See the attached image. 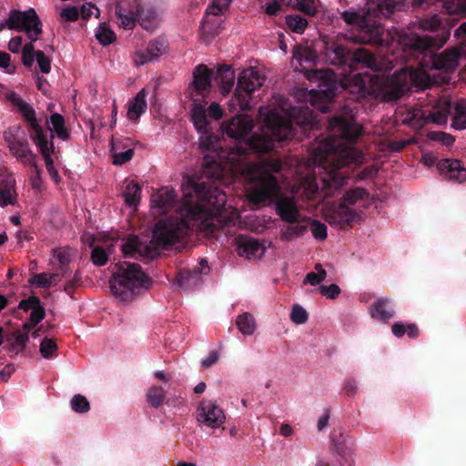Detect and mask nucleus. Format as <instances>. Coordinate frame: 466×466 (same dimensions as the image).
I'll return each mask as SVG.
<instances>
[{"label": "nucleus", "mask_w": 466, "mask_h": 466, "mask_svg": "<svg viewBox=\"0 0 466 466\" xmlns=\"http://www.w3.org/2000/svg\"><path fill=\"white\" fill-rule=\"evenodd\" d=\"M294 123L304 130L316 126L312 109L308 106L292 107L289 117L278 112H269L265 119L261 134L246 137L254 127L253 119L248 115H238L223 122L222 130L236 140L235 145L222 149L218 154L220 162L206 161L204 173L215 180L222 179L227 167L237 169L250 153L264 154L274 148L275 142L292 139L296 135Z\"/></svg>", "instance_id": "1"}, {"label": "nucleus", "mask_w": 466, "mask_h": 466, "mask_svg": "<svg viewBox=\"0 0 466 466\" xmlns=\"http://www.w3.org/2000/svg\"><path fill=\"white\" fill-rule=\"evenodd\" d=\"M328 129L334 134L320 141L314 150V157L323 172H319V177L306 180L305 190L310 199H316L319 195L333 197L348 179L340 168L351 163L360 164L363 158L360 151L347 145L355 143L362 135V127L356 123L348 106L329 120Z\"/></svg>", "instance_id": "2"}, {"label": "nucleus", "mask_w": 466, "mask_h": 466, "mask_svg": "<svg viewBox=\"0 0 466 466\" xmlns=\"http://www.w3.org/2000/svg\"><path fill=\"white\" fill-rule=\"evenodd\" d=\"M438 3H442L443 6L446 5L445 0H369L367 10L363 14L346 10L341 13V17L348 25L359 26L360 33L355 36V42L380 46L383 42L384 29L377 18H388L394 12L401 11L410 5L425 9Z\"/></svg>", "instance_id": "3"}, {"label": "nucleus", "mask_w": 466, "mask_h": 466, "mask_svg": "<svg viewBox=\"0 0 466 466\" xmlns=\"http://www.w3.org/2000/svg\"><path fill=\"white\" fill-rule=\"evenodd\" d=\"M283 162L279 158L269 157L261 159L254 167V174L251 179L254 187L250 192V201L255 204H263L276 199L275 209L280 219L289 224H294L299 219H304V215L299 209L293 198L279 196V184L275 173L282 169Z\"/></svg>", "instance_id": "4"}, {"label": "nucleus", "mask_w": 466, "mask_h": 466, "mask_svg": "<svg viewBox=\"0 0 466 466\" xmlns=\"http://www.w3.org/2000/svg\"><path fill=\"white\" fill-rule=\"evenodd\" d=\"M194 197L185 196V215L195 221H200V229L213 236L228 223L225 215L227 195L211 183L201 182L192 185Z\"/></svg>", "instance_id": "5"}, {"label": "nucleus", "mask_w": 466, "mask_h": 466, "mask_svg": "<svg viewBox=\"0 0 466 466\" xmlns=\"http://www.w3.org/2000/svg\"><path fill=\"white\" fill-rule=\"evenodd\" d=\"M350 42L343 35H324L320 38V49L329 65L352 72L360 66L369 68L376 66V57L369 49L359 46L352 48Z\"/></svg>", "instance_id": "6"}, {"label": "nucleus", "mask_w": 466, "mask_h": 466, "mask_svg": "<svg viewBox=\"0 0 466 466\" xmlns=\"http://www.w3.org/2000/svg\"><path fill=\"white\" fill-rule=\"evenodd\" d=\"M183 234L180 226L172 223L159 221L156 224L152 239L148 244H143L138 237L131 236L122 246L125 258H133L137 254L139 257L154 258L159 254V249H167L178 242Z\"/></svg>", "instance_id": "7"}, {"label": "nucleus", "mask_w": 466, "mask_h": 466, "mask_svg": "<svg viewBox=\"0 0 466 466\" xmlns=\"http://www.w3.org/2000/svg\"><path fill=\"white\" fill-rule=\"evenodd\" d=\"M151 285L152 279L142 270L140 265L127 261L116 264L110 289L120 300L132 301L139 294L149 289Z\"/></svg>", "instance_id": "8"}, {"label": "nucleus", "mask_w": 466, "mask_h": 466, "mask_svg": "<svg viewBox=\"0 0 466 466\" xmlns=\"http://www.w3.org/2000/svg\"><path fill=\"white\" fill-rule=\"evenodd\" d=\"M319 79V89L316 91V95L319 99L323 100L325 104L318 106V109L321 113H327L329 105L338 90L339 86H342L345 89L352 94H357L360 96H365L369 92L367 87L368 76L360 74H355L344 80L339 82L337 76L330 69L319 70L315 72Z\"/></svg>", "instance_id": "9"}, {"label": "nucleus", "mask_w": 466, "mask_h": 466, "mask_svg": "<svg viewBox=\"0 0 466 466\" xmlns=\"http://www.w3.org/2000/svg\"><path fill=\"white\" fill-rule=\"evenodd\" d=\"M420 27L431 33L441 31V34L419 35L415 33H405L400 36V42L412 52L423 53L429 49L441 48L450 36V32L442 26L441 19L437 15L421 19Z\"/></svg>", "instance_id": "10"}, {"label": "nucleus", "mask_w": 466, "mask_h": 466, "mask_svg": "<svg viewBox=\"0 0 466 466\" xmlns=\"http://www.w3.org/2000/svg\"><path fill=\"white\" fill-rule=\"evenodd\" d=\"M451 113V102L448 99H439L431 106L409 110L402 122L417 129L430 123L441 126L447 124Z\"/></svg>", "instance_id": "11"}, {"label": "nucleus", "mask_w": 466, "mask_h": 466, "mask_svg": "<svg viewBox=\"0 0 466 466\" xmlns=\"http://www.w3.org/2000/svg\"><path fill=\"white\" fill-rule=\"evenodd\" d=\"M7 27L25 32L30 41H36L43 32L42 22L34 8L26 11L11 10L7 18Z\"/></svg>", "instance_id": "12"}, {"label": "nucleus", "mask_w": 466, "mask_h": 466, "mask_svg": "<svg viewBox=\"0 0 466 466\" xmlns=\"http://www.w3.org/2000/svg\"><path fill=\"white\" fill-rule=\"evenodd\" d=\"M264 80L265 78L253 69H246L241 72L234 93V98L241 110L248 111L251 108L252 94L263 85Z\"/></svg>", "instance_id": "13"}, {"label": "nucleus", "mask_w": 466, "mask_h": 466, "mask_svg": "<svg viewBox=\"0 0 466 466\" xmlns=\"http://www.w3.org/2000/svg\"><path fill=\"white\" fill-rule=\"evenodd\" d=\"M9 101L15 106L22 115L24 120L28 124V132L31 139L36 147L48 142L42 126L36 119L35 110L15 93H11L8 96Z\"/></svg>", "instance_id": "14"}, {"label": "nucleus", "mask_w": 466, "mask_h": 466, "mask_svg": "<svg viewBox=\"0 0 466 466\" xmlns=\"http://www.w3.org/2000/svg\"><path fill=\"white\" fill-rule=\"evenodd\" d=\"M191 119L198 133H201L200 147L205 150L217 151L221 147L218 145L217 136L209 131V122L207 117L205 106L194 103L191 109Z\"/></svg>", "instance_id": "15"}, {"label": "nucleus", "mask_w": 466, "mask_h": 466, "mask_svg": "<svg viewBox=\"0 0 466 466\" xmlns=\"http://www.w3.org/2000/svg\"><path fill=\"white\" fill-rule=\"evenodd\" d=\"M324 218L330 226L344 230L359 222L360 215L356 210L350 208L345 203H339L327 208Z\"/></svg>", "instance_id": "16"}, {"label": "nucleus", "mask_w": 466, "mask_h": 466, "mask_svg": "<svg viewBox=\"0 0 466 466\" xmlns=\"http://www.w3.org/2000/svg\"><path fill=\"white\" fill-rule=\"evenodd\" d=\"M197 420L209 428H219L226 420L223 410L213 400H202L197 410Z\"/></svg>", "instance_id": "17"}, {"label": "nucleus", "mask_w": 466, "mask_h": 466, "mask_svg": "<svg viewBox=\"0 0 466 466\" xmlns=\"http://www.w3.org/2000/svg\"><path fill=\"white\" fill-rule=\"evenodd\" d=\"M4 138L13 156L26 165L37 167L36 156L29 148L26 139L16 137L10 130L4 133Z\"/></svg>", "instance_id": "18"}, {"label": "nucleus", "mask_w": 466, "mask_h": 466, "mask_svg": "<svg viewBox=\"0 0 466 466\" xmlns=\"http://www.w3.org/2000/svg\"><path fill=\"white\" fill-rule=\"evenodd\" d=\"M168 49V42L164 37L150 40L145 49L135 53L134 62L137 66L157 61Z\"/></svg>", "instance_id": "19"}, {"label": "nucleus", "mask_w": 466, "mask_h": 466, "mask_svg": "<svg viewBox=\"0 0 466 466\" xmlns=\"http://www.w3.org/2000/svg\"><path fill=\"white\" fill-rule=\"evenodd\" d=\"M141 4L138 0H117L116 15L119 25L126 30L133 29L136 25V15L139 11Z\"/></svg>", "instance_id": "20"}, {"label": "nucleus", "mask_w": 466, "mask_h": 466, "mask_svg": "<svg viewBox=\"0 0 466 466\" xmlns=\"http://www.w3.org/2000/svg\"><path fill=\"white\" fill-rule=\"evenodd\" d=\"M440 173L448 180L462 183L466 180V168L458 159H441L437 163Z\"/></svg>", "instance_id": "21"}, {"label": "nucleus", "mask_w": 466, "mask_h": 466, "mask_svg": "<svg viewBox=\"0 0 466 466\" xmlns=\"http://www.w3.org/2000/svg\"><path fill=\"white\" fill-rule=\"evenodd\" d=\"M131 145L129 138L115 140L112 137L110 140V151L112 155V163L119 166L130 161L134 156V149L128 147Z\"/></svg>", "instance_id": "22"}, {"label": "nucleus", "mask_w": 466, "mask_h": 466, "mask_svg": "<svg viewBox=\"0 0 466 466\" xmlns=\"http://www.w3.org/2000/svg\"><path fill=\"white\" fill-rule=\"evenodd\" d=\"M236 245L238 255L248 258L261 256L264 252L262 244L258 239L247 235L238 236Z\"/></svg>", "instance_id": "23"}, {"label": "nucleus", "mask_w": 466, "mask_h": 466, "mask_svg": "<svg viewBox=\"0 0 466 466\" xmlns=\"http://www.w3.org/2000/svg\"><path fill=\"white\" fill-rule=\"evenodd\" d=\"M213 72L204 64H200L194 69L192 86L198 95L204 96L211 87Z\"/></svg>", "instance_id": "24"}, {"label": "nucleus", "mask_w": 466, "mask_h": 466, "mask_svg": "<svg viewBox=\"0 0 466 466\" xmlns=\"http://www.w3.org/2000/svg\"><path fill=\"white\" fill-rule=\"evenodd\" d=\"M370 313L372 319L388 322L394 318L395 309L390 298H380L371 304Z\"/></svg>", "instance_id": "25"}, {"label": "nucleus", "mask_w": 466, "mask_h": 466, "mask_svg": "<svg viewBox=\"0 0 466 466\" xmlns=\"http://www.w3.org/2000/svg\"><path fill=\"white\" fill-rule=\"evenodd\" d=\"M209 267L206 259H201L199 264L192 270H181L178 274L177 282L180 288L187 289L191 285V281H196L201 274H208Z\"/></svg>", "instance_id": "26"}, {"label": "nucleus", "mask_w": 466, "mask_h": 466, "mask_svg": "<svg viewBox=\"0 0 466 466\" xmlns=\"http://www.w3.org/2000/svg\"><path fill=\"white\" fill-rule=\"evenodd\" d=\"M223 96L228 95L235 83V73L230 66H220L214 77Z\"/></svg>", "instance_id": "27"}, {"label": "nucleus", "mask_w": 466, "mask_h": 466, "mask_svg": "<svg viewBox=\"0 0 466 466\" xmlns=\"http://www.w3.org/2000/svg\"><path fill=\"white\" fill-rule=\"evenodd\" d=\"M157 15L152 6L141 5L136 15V24L138 23L145 30L153 31L157 27Z\"/></svg>", "instance_id": "28"}, {"label": "nucleus", "mask_w": 466, "mask_h": 466, "mask_svg": "<svg viewBox=\"0 0 466 466\" xmlns=\"http://www.w3.org/2000/svg\"><path fill=\"white\" fill-rule=\"evenodd\" d=\"M65 123V117L61 114L54 113L50 116V124L52 125V127H49L50 139H48V142L53 143V132H55L57 137L62 140H67L69 138L70 133L68 129L66 127Z\"/></svg>", "instance_id": "29"}, {"label": "nucleus", "mask_w": 466, "mask_h": 466, "mask_svg": "<svg viewBox=\"0 0 466 466\" xmlns=\"http://www.w3.org/2000/svg\"><path fill=\"white\" fill-rule=\"evenodd\" d=\"M283 5H289L306 15L315 16L319 12L318 0H280Z\"/></svg>", "instance_id": "30"}, {"label": "nucleus", "mask_w": 466, "mask_h": 466, "mask_svg": "<svg viewBox=\"0 0 466 466\" xmlns=\"http://www.w3.org/2000/svg\"><path fill=\"white\" fill-rule=\"evenodd\" d=\"M454 112L452 115L451 127L456 130L466 129V99H458L454 106H451Z\"/></svg>", "instance_id": "31"}, {"label": "nucleus", "mask_w": 466, "mask_h": 466, "mask_svg": "<svg viewBox=\"0 0 466 466\" xmlns=\"http://www.w3.org/2000/svg\"><path fill=\"white\" fill-rule=\"evenodd\" d=\"M40 150L41 155L44 157L46 167L50 174L51 177L56 181L58 182L60 180V177L58 175L57 170L54 167V160L51 157V154L54 152V143L52 142H46L43 145H40L37 147Z\"/></svg>", "instance_id": "32"}, {"label": "nucleus", "mask_w": 466, "mask_h": 466, "mask_svg": "<svg viewBox=\"0 0 466 466\" xmlns=\"http://www.w3.org/2000/svg\"><path fill=\"white\" fill-rule=\"evenodd\" d=\"M152 202L156 207L166 212L174 207L176 202L175 191L173 189H163L152 197Z\"/></svg>", "instance_id": "33"}, {"label": "nucleus", "mask_w": 466, "mask_h": 466, "mask_svg": "<svg viewBox=\"0 0 466 466\" xmlns=\"http://www.w3.org/2000/svg\"><path fill=\"white\" fill-rule=\"evenodd\" d=\"M122 196L125 199V203L128 207H137L141 199V187L140 185L135 181H129L123 193Z\"/></svg>", "instance_id": "34"}, {"label": "nucleus", "mask_w": 466, "mask_h": 466, "mask_svg": "<svg viewBox=\"0 0 466 466\" xmlns=\"http://www.w3.org/2000/svg\"><path fill=\"white\" fill-rule=\"evenodd\" d=\"M147 108L145 90H140L130 103L127 116L130 120H137Z\"/></svg>", "instance_id": "35"}, {"label": "nucleus", "mask_w": 466, "mask_h": 466, "mask_svg": "<svg viewBox=\"0 0 466 466\" xmlns=\"http://www.w3.org/2000/svg\"><path fill=\"white\" fill-rule=\"evenodd\" d=\"M310 224V218L304 216V219H299L294 224H289L287 229L282 233L281 239H290L292 238H298L303 236Z\"/></svg>", "instance_id": "36"}, {"label": "nucleus", "mask_w": 466, "mask_h": 466, "mask_svg": "<svg viewBox=\"0 0 466 466\" xmlns=\"http://www.w3.org/2000/svg\"><path fill=\"white\" fill-rule=\"evenodd\" d=\"M459 55L456 51H444L433 60L434 67L437 69L451 70L455 67Z\"/></svg>", "instance_id": "37"}, {"label": "nucleus", "mask_w": 466, "mask_h": 466, "mask_svg": "<svg viewBox=\"0 0 466 466\" xmlns=\"http://www.w3.org/2000/svg\"><path fill=\"white\" fill-rule=\"evenodd\" d=\"M15 181L5 180L0 183V207L15 205Z\"/></svg>", "instance_id": "38"}, {"label": "nucleus", "mask_w": 466, "mask_h": 466, "mask_svg": "<svg viewBox=\"0 0 466 466\" xmlns=\"http://www.w3.org/2000/svg\"><path fill=\"white\" fill-rule=\"evenodd\" d=\"M238 330L244 335H252L256 329V321L254 317L245 312L239 315L236 320Z\"/></svg>", "instance_id": "39"}, {"label": "nucleus", "mask_w": 466, "mask_h": 466, "mask_svg": "<svg viewBox=\"0 0 466 466\" xmlns=\"http://www.w3.org/2000/svg\"><path fill=\"white\" fill-rule=\"evenodd\" d=\"M218 34L217 21L204 17L200 26L201 39L208 44Z\"/></svg>", "instance_id": "40"}, {"label": "nucleus", "mask_w": 466, "mask_h": 466, "mask_svg": "<svg viewBox=\"0 0 466 466\" xmlns=\"http://www.w3.org/2000/svg\"><path fill=\"white\" fill-rule=\"evenodd\" d=\"M166 400V393L162 387L152 386L147 392V400L151 407L159 408Z\"/></svg>", "instance_id": "41"}, {"label": "nucleus", "mask_w": 466, "mask_h": 466, "mask_svg": "<svg viewBox=\"0 0 466 466\" xmlns=\"http://www.w3.org/2000/svg\"><path fill=\"white\" fill-rule=\"evenodd\" d=\"M369 197V192L362 187H355L347 191L342 198L341 203L349 205H354L359 200L365 199Z\"/></svg>", "instance_id": "42"}, {"label": "nucleus", "mask_w": 466, "mask_h": 466, "mask_svg": "<svg viewBox=\"0 0 466 466\" xmlns=\"http://www.w3.org/2000/svg\"><path fill=\"white\" fill-rule=\"evenodd\" d=\"M286 24L292 32L302 34L307 28L308 21L299 15H289L286 16Z\"/></svg>", "instance_id": "43"}, {"label": "nucleus", "mask_w": 466, "mask_h": 466, "mask_svg": "<svg viewBox=\"0 0 466 466\" xmlns=\"http://www.w3.org/2000/svg\"><path fill=\"white\" fill-rule=\"evenodd\" d=\"M98 42L103 46H108L116 40L115 33L106 24L101 25L96 34Z\"/></svg>", "instance_id": "44"}, {"label": "nucleus", "mask_w": 466, "mask_h": 466, "mask_svg": "<svg viewBox=\"0 0 466 466\" xmlns=\"http://www.w3.org/2000/svg\"><path fill=\"white\" fill-rule=\"evenodd\" d=\"M70 405L72 410L78 413H86L90 410L89 401L81 394L75 395L71 399Z\"/></svg>", "instance_id": "45"}, {"label": "nucleus", "mask_w": 466, "mask_h": 466, "mask_svg": "<svg viewBox=\"0 0 466 466\" xmlns=\"http://www.w3.org/2000/svg\"><path fill=\"white\" fill-rule=\"evenodd\" d=\"M57 350V345L55 340L44 338L40 344V353L43 358L49 359Z\"/></svg>", "instance_id": "46"}, {"label": "nucleus", "mask_w": 466, "mask_h": 466, "mask_svg": "<svg viewBox=\"0 0 466 466\" xmlns=\"http://www.w3.org/2000/svg\"><path fill=\"white\" fill-rule=\"evenodd\" d=\"M91 260L96 266H104L108 260L107 253L101 247H95L92 249Z\"/></svg>", "instance_id": "47"}, {"label": "nucleus", "mask_w": 466, "mask_h": 466, "mask_svg": "<svg viewBox=\"0 0 466 466\" xmlns=\"http://www.w3.org/2000/svg\"><path fill=\"white\" fill-rule=\"evenodd\" d=\"M428 137L431 140L441 141L445 146H451L455 141V138H454L453 136H451L450 134H447L445 132H442V131H431V132H429Z\"/></svg>", "instance_id": "48"}, {"label": "nucleus", "mask_w": 466, "mask_h": 466, "mask_svg": "<svg viewBox=\"0 0 466 466\" xmlns=\"http://www.w3.org/2000/svg\"><path fill=\"white\" fill-rule=\"evenodd\" d=\"M29 283L35 285L37 288L47 289L52 286L53 282L48 279V273L33 274L29 279Z\"/></svg>", "instance_id": "49"}, {"label": "nucleus", "mask_w": 466, "mask_h": 466, "mask_svg": "<svg viewBox=\"0 0 466 466\" xmlns=\"http://www.w3.org/2000/svg\"><path fill=\"white\" fill-rule=\"evenodd\" d=\"M307 311L299 305H295L290 313V319L296 324H303L308 320Z\"/></svg>", "instance_id": "50"}, {"label": "nucleus", "mask_w": 466, "mask_h": 466, "mask_svg": "<svg viewBox=\"0 0 466 466\" xmlns=\"http://www.w3.org/2000/svg\"><path fill=\"white\" fill-rule=\"evenodd\" d=\"M311 232L315 238L325 240L327 238V226L318 220H311Z\"/></svg>", "instance_id": "51"}, {"label": "nucleus", "mask_w": 466, "mask_h": 466, "mask_svg": "<svg viewBox=\"0 0 466 466\" xmlns=\"http://www.w3.org/2000/svg\"><path fill=\"white\" fill-rule=\"evenodd\" d=\"M410 76L416 86L425 89L431 86L430 76L426 73L414 72Z\"/></svg>", "instance_id": "52"}, {"label": "nucleus", "mask_w": 466, "mask_h": 466, "mask_svg": "<svg viewBox=\"0 0 466 466\" xmlns=\"http://www.w3.org/2000/svg\"><path fill=\"white\" fill-rule=\"evenodd\" d=\"M35 58L43 74H48L51 70V60L41 50L36 51Z\"/></svg>", "instance_id": "53"}, {"label": "nucleus", "mask_w": 466, "mask_h": 466, "mask_svg": "<svg viewBox=\"0 0 466 466\" xmlns=\"http://www.w3.org/2000/svg\"><path fill=\"white\" fill-rule=\"evenodd\" d=\"M319 289L321 295L330 299H336L340 293V289L337 284H330L329 286L321 285Z\"/></svg>", "instance_id": "54"}, {"label": "nucleus", "mask_w": 466, "mask_h": 466, "mask_svg": "<svg viewBox=\"0 0 466 466\" xmlns=\"http://www.w3.org/2000/svg\"><path fill=\"white\" fill-rule=\"evenodd\" d=\"M60 15L64 21L76 22L79 17V11L76 6H69L64 8Z\"/></svg>", "instance_id": "55"}, {"label": "nucleus", "mask_w": 466, "mask_h": 466, "mask_svg": "<svg viewBox=\"0 0 466 466\" xmlns=\"http://www.w3.org/2000/svg\"><path fill=\"white\" fill-rule=\"evenodd\" d=\"M81 283V276L78 272L74 274V277L68 280L64 286V291L70 297H73L75 289Z\"/></svg>", "instance_id": "56"}, {"label": "nucleus", "mask_w": 466, "mask_h": 466, "mask_svg": "<svg viewBox=\"0 0 466 466\" xmlns=\"http://www.w3.org/2000/svg\"><path fill=\"white\" fill-rule=\"evenodd\" d=\"M45 317H46V310L40 302L38 305H36V308H34L31 310L29 319H30V321L33 322V324H38L45 319Z\"/></svg>", "instance_id": "57"}, {"label": "nucleus", "mask_w": 466, "mask_h": 466, "mask_svg": "<svg viewBox=\"0 0 466 466\" xmlns=\"http://www.w3.org/2000/svg\"><path fill=\"white\" fill-rule=\"evenodd\" d=\"M56 260L58 261L59 263V268L61 269V275L63 278H66L67 277V271H68V268H67V264L69 263V257L68 255L66 253V252H58L56 255Z\"/></svg>", "instance_id": "58"}, {"label": "nucleus", "mask_w": 466, "mask_h": 466, "mask_svg": "<svg viewBox=\"0 0 466 466\" xmlns=\"http://www.w3.org/2000/svg\"><path fill=\"white\" fill-rule=\"evenodd\" d=\"M40 299L36 296H30L25 299H22L19 303V309H24L25 311L32 310L34 308H36V305L40 303Z\"/></svg>", "instance_id": "59"}, {"label": "nucleus", "mask_w": 466, "mask_h": 466, "mask_svg": "<svg viewBox=\"0 0 466 466\" xmlns=\"http://www.w3.org/2000/svg\"><path fill=\"white\" fill-rule=\"evenodd\" d=\"M343 390L349 397H353L357 393L358 386L355 379H348L343 385Z\"/></svg>", "instance_id": "60"}, {"label": "nucleus", "mask_w": 466, "mask_h": 466, "mask_svg": "<svg viewBox=\"0 0 466 466\" xmlns=\"http://www.w3.org/2000/svg\"><path fill=\"white\" fill-rule=\"evenodd\" d=\"M23 38L22 36H15L11 38L8 43V49L15 54H18L22 50Z\"/></svg>", "instance_id": "61"}, {"label": "nucleus", "mask_w": 466, "mask_h": 466, "mask_svg": "<svg viewBox=\"0 0 466 466\" xmlns=\"http://www.w3.org/2000/svg\"><path fill=\"white\" fill-rule=\"evenodd\" d=\"M334 446L336 452L341 457L345 458L346 461L351 457L352 451L350 448L347 447L343 443H335Z\"/></svg>", "instance_id": "62"}, {"label": "nucleus", "mask_w": 466, "mask_h": 466, "mask_svg": "<svg viewBox=\"0 0 466 466\" xmlns=\"http://www.w3.org/2000/svg\"><path fill=\"white\" fill-rule=\"evenodd\" d=\"M28 339L29 337L27 333H23L20 331L15 333V343L20 348V350H23L25 348Z\"/></svg>", "instance_id": "63"}, {"label": "nucleus", "mask_w": 466, "mask_h": 466, "mask_svg": "<svg viewBox=\"0 0 466 466\" xmlns=\"http://www.w3.org/2000/svg\"><path fill=\"white\" fill-rule=\"evenodd\" d=\"M208 112L209 116L217 120L222 118L223 116V111L219 105L217 103H211V105L208 106Z\"/></svg>", "instance_id": "64"}]
</instances>
